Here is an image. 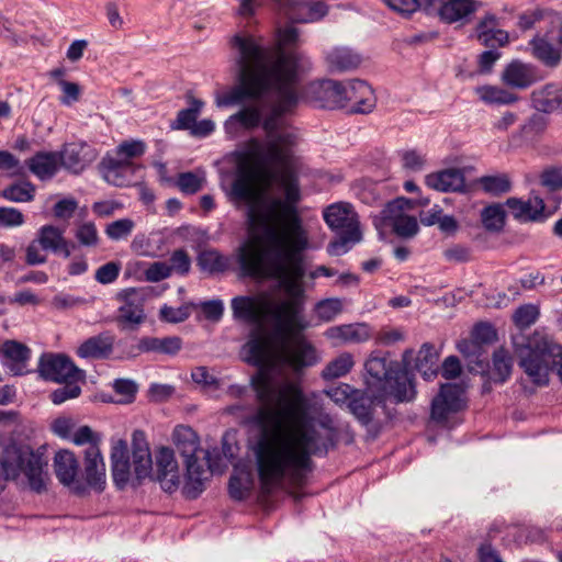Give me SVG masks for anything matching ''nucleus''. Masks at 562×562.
I'll list each match as a JSON object with an SVG mask.
<instances>
[{
    "label": "nucleus",
    "instance_id": "f257e3e1",
    "mask_svg": "<svg viewBox=\"0 0 562 562\" xmlns=\"http://www.w3.org/2000/svg\"><path fill=\"white\" fill-rule=\"evenodd\" d=\"M297 40L299 31L294 26L279 31V48L274 50L262 47L250 36L233 38V45L239 52V86L217 92L216 105H235L246 97L263 98L271 103V113L263 122L267 140L263 144L252 142L247 154L249 165L240 169L232 186V194L239 201L263 199L269 196L270 189L282 192L289 200H301V162L293 151L296 136L284 126L282 119L299 103L295 80L302 56L284 50Z\"/></svg>",
    "mask_w": 562,
    "mask_h": 562
},
{
    "label": "nucleus",
    "instance_id": "f03ea898",
    "mask_svg": "<svg viewBox=\"0 0 562 562\" xmlns=\"http://www.w3.org/2000/svg\"><path fill=\"white\" fill-rule=\"evenodd\" d=\"M248 204L249 236L238 249V262L244 276L257 280H278L286 297L272 310L273 327L270 361L255 364L274 379L279 363L299 372L319 361L316 348L302 335L311 327L305 316L304 252L310 236L288 198L265 196Z\"/></svg>",
    "mask_w": 562,
    "mask_h": 562
},
{
    "label": "nucleus",
    "instance_id": "7ed1b4c3",
    "mask_svg": "<svg viewBox=\"0 0 562 562\" xmlns=\"http://www.w3.org/2000/svg\"><path fill=\"white\" fill-rule=\"evenodd\" d=\"M258 405H228L223 414L241 426L257 429L248 439L261 487L266 493L281 486L284 479L294 483L311 468V456L319 449L317 424L321 409L300 383L274 379L267 370L250 378Z\"/></svg>",
    "mask_w": 562,
    "mask_h": 562
},
{
    "label": "nucleus",
    "instance_id": "20e7f679",
    "mask_svg": "<svg viewBox=\"0 0 562 562\" xmlns=\"http://www.w3.org/2000/svg\"><path fill=\"white\" fill-rule=\"evenodd\" d=\"M234 319L252 325L249 341L244 346V359L251 364L267 363L272 359L271 333L263 322L269 311V303L262 295H239L231 301ZM273 310V307L271 308Z\"/></svg>",
    "mask_w": 562,
    "mask_h": 562
},
{
    "label": "nucleus",
    "instance_id": "39448f33",
    "mask_svg": "<svg viewBox=\"0 0 562 562\" xmlns=\"http://www.w3.org/2000/svg\"><path fill=\"white\" fill-rule=\"evenodd\" d=\"M153 459L144 431L136 429L132 434V462L128 456L127 442L119 439L113 442L111 450V470L113 482L123 490L128 483L133 486L149 477L153 473Z\"/></svg>",
    "mask_w": 562,
    "mask_h": 562
},
{
    "label": "nucleus",
    "instance_id": "423d86ee",
    "mask_svg": "<svg viewBox=\"0 0 562 562\" xmlns=\"http://www.w3.org/2000/svg\"><path fill=\"white\" fill-rule=\"evenodd\" d=\"M367 387L376 398L393 397L396 402H408L415 397L416 391L406 370H402L396 361L372 353L364 364Z\"/></svg>",
    "mask_w": 562,
    "mask_h": 562
},
{
    "label": "nucleus",
    "instance_id": "0eeeda50",
    "mask_svg": "<svg viewBox=\"0 0 562 562\" xmlns=\"http://www.w3.org/2000/svg\"><path fill=\"white\" fill-rule=\"evenodd\" d=\"M518 366L527 379L537 386L549 382L550 371L557 370L562 382V347L546 338H527L524 344H515Z\"/></svg>",
    "mask_w": 562,
    "mask_h": 562
},
{
    "label": "nucleus",
    "instance_id": "6e6552de",
    "mask_svg": "<svg viewBox=\"0 0 562 562\" xmlns=\"http://www.w3.org/2000/svg\"><path fill=\"white\" fill-rule=\"evenodd\" d=\"M178 452L183 457L187 468L183 493L189 498H195L202 492L210 473L221 470L213 463L212 453L200 449L196 434L188 426H178Z\"/></svg>",
    "mask_w": 562,
    "mask_h": 562
},
{
    "label": "nucleus",
    "instance_id": "1a4fd4ad",
    "mask_svg": "<svg viewBox=\"0 0 562 562\" xmlns=\"http://www.w3.org/2000/svg\"><path fill=\"white\" fill-rule=\"evenodd\" d=\"M323 215L326 224L338 235L327 247L330 256H341L350 249V245L361 240L359 217L349 203L331 204L325 209Z\"/></svg>",
    "mask_w": 562,
    "mask_h": 562
},
{
    "label": "nucleus",
    "instance_id": "9d476101",
    "mask_svg": "<svg viewBox=\"0 0 562 562\" xmlns=\"http://www.w3.org/2000/svg\"><path fill=\"white\" fill-rule=\"evenodd\" d=\"M21 473L25 475L33 491L40 493L45 488L42 459L32 451H20L13 462L0 459V480L15 479Z\"/></svg>",
    "mask_w": 562,
    "mask_h": 562
},
{
    "label": "nucleus",
    "instance_id": "9b49d317",
    "mask_svg": "<svg viewBox=\"0 0 562 562\" xmlns=\"http://www.w3.org/2000/svg\"><path fill=\"white\" fill-rule=\"evenodd\" d=\"M146 150V145L139 139H130L121 143L115 149V156L108 155L101 161L104 179L114 184L123 186L121 173L131 170V159L140 157Z\"/></svg>",
    "mask_w": 562,
    "mask_h": 562
},
{
    "label": "nucleus",
    "instance_id": "f8f14e48",
    "mask_svg": "<svg viewBox=\"0 0 562 562\" xmlns=\"http://www.w3.org/2000/svg\"><path fill=\"white\" fill-rule=\"evenodd\" d=\"M45 380L54 382H78L85 380L86 373L64 355H48L42 357L38 367Z\"/></svg>",
    "mask_w": 562,
    "mask_h": 562
},
{
    "label": "nucleus",
    "instance_id": "ddd939ff",
    "mask_svg": "<svg viewBox=\"0 0 562 562\" xmlns=\"http://www.w3.org/2000/svg\"><path fill=\"white\" fill-rule=\"evenodd\" d=\"M345 80L323 79L311 82L306 88V98L318 106L329 110L345 109Z\"/></svg>",
    "mask_w": 562,
    "mask_h": 562
},
{
    "label": "nucleus",
    "instance_id": "4468645a",
    "mask_svg": "<svg viewBox=\"0 0 562 562\" xmlns=\"http://www.w3.org/2000/svg\"><path fill=\"white\" fill-rule=\"evenodd\" d=\"M345 108L351 113L368 114L376 105V97L372 87L364 80H345Z\"/></svg>",
    "mask_w": 562,
    "mask_h": 562
},
{
    "label": "nucleus",
    "instance_id": "2eb2a0df",
    "mask_svg": "<svg viewBox=\"0 0 562 562\" xmlns=\"http://www.w3.org/2000/svg\"><path fill=\"white\" fill-rule=\"evenodd\" d=\"M463 387L456 383L443 384L439 394L431 403V418L437 423H445L453 413L461 411L465 401Z\"/></svg>",
    "mask_w": 562,
    "mask_h": 562
},
{
    "label": "nucleus",
    "instance_id": "dca6fc26",
    "mask_svg": "<svg viewBox=\"0 0 562 562\" xmlns=\"http://www.w3.org/2000/svg\"><path fill=\"white\" fill-rule=\"evenodd\" d=\"M58 153L61 167L75 175L83 171L99 156L93 146L83 142L66 144Z\"/></svg>",
    "mask_w": 562,
    "mask_h": 562
},
{
    "label": "nucleus",
    "instance_id": "f3484780",
    "mask_svg": "<svg viewBox=\"0 0 562 562\" xmlns=\"http://www.w3.org/2000/svg\"><path fill=\"white\" fill-rule=\"evenodd\" d=\"M277 9L292 22L308 23L322 19L327 7L323 2H301L297 0H273Z\"/></svg>",
    "mask_w": 562,
    "mask_h": 562
},
{
    "label": "nucleus",
    "instance_id": "a211bd4d",
    "mask_svg": "<svg viewBox=\"0 0 562 562\" xmlns=\"http://www.w3.org/2000/svg\"><path fill=\"white\" fill-rule=\"evenodd\" d=\"M54 469L58 481L71 488L77 494L85 491L83 485L78 479L79 463L74 454L69 450H60L55 454Z\"/></svg>",
    "mask_w": 562,
    "mask_h": 562
},
{
    "label": "nucleus",
    "instance_id": "6ab92c4d",
    "mask_svg": "<svg viewBox=\"0 0 562 562\" xmlns=\"http://www.w3.org/2000/svg\"><path fill=\"white\" fill-rule=\"evenodd\" d=\"M415 207V202L401 196L389 202L379 215L374 216L373 224L380 236L383 238L384 231L392 227L396 222L406 217Z\"/></svg>",
    "mask_w": 562,
    "mask_h": 562
},
{
    "label": "nucleus",
    "instance_id": "aec40b11",
    "mask_svg": "<svg viewBox=\"0 0 562 562\" xmlns=\"http://www.w3.org/2000/svg\"><path fill=\"white\" fill-rule=\"evenodd\" d=\"M506 205L513 216L520 221H539L553 213V211H547L544 201L536 193H532L528 201L510 198L506 201Z\"/></svg>",
    "mask_w": 562,
    "mask_h": 562
},
{
    "label": "nucleus",
    "instance_id": "412c9836",
    "mask_svg": "<svg viewBox=\"0 0 562 562\" xmlns=\"http://www.w3.org/2000/svg\"><path fill=\"white\" fill-rule=\"evenodd\" d=\"M156 480L161 488L172 494L176 491V461L171 448L160 446L155 451Z\"/></svg>",
    "mask_w": 562,
    "mask_h": 562
},
{
    "label": "nucleus",
    "instance_id": "4be33fe9",
    "mask_svg": "<svg viewBox=\"0 0 562 562\" xmlns=\"http://www.w3.org/2000/svg\"><path fill=\"white\" fill-rule=\"evenodd\" d=\"M41 248L56 255L69 258L75 244L65 237V229L54 225L42 226L36 234Z\"/></svg>",
    "mask_w": 562,
    "mask_h": 562
},
{
    "label": "nucleus",
    "instance_id": "5701e85b",
    "mask_svg": "<svg viewBox=\"0 0 562 562\" xmlns=\"http://www.w3.org/2000/svg\"><path fill=\"white\" fill-rule=\"evenodd\" d=\"M327 69L330 72H347L362 64V56L349 46H335L324 53Z\"/></svg>",
    "mask_w": 562,
    "mask_h": 562
},
{
    "label": "nucleus",
    "instance_id": "b1692460",
    "mask_svg": "<svg viewBox=\"0 0 562 562\" xmlns=\"http://www.w3.org/2000/svg\"><path fill=\"white\" fill-rule=\"evenodd\" d=\"M324 335L335 346L361 344L371 337L369 326L362 323L331 326L326 329Z\"/></svg>",
    "mask_w": 562,
    "mask_h": 562
},
{
    "label": "nucleus",
    "instance_id": "393cba45",
    "mask_svg": "<svg viewBox=\"0 0 562 562\" xmlns=\"http://www.w3.org/2000/svg\"><path fill=\"white\" fill-rule=\"evenodd\" d=\"M501 78L506 86L520 90L527 89L538 80L535 67L520 60L509 63Z\"/></svg>",
    "mask_w": 562,
    "mask_h": 562
},
{
    "label": "nucleus",
    "instance_id": "a878e982",
    "mask_svg": "<svg viewBox=\"0 0 562 562\" xmlns=\"http://www.w3.org/2000/svg\"><path fill=\"white\" fill-rule=\"evenodd\" d=\"M85 475L89 486L102 491L105 485V463L99 446H88L85 451Z\"/></svg>",
    "mask_w": 562,
    "mask_h": 562
},
{
    "label": "nucleus",
    "instance_id": "bb28decb",
    "mask_svg": "<svg viewBox=\"0 0 562 562\" xmlns=\"http://www.w3.org/2000/svg\"><path fill=\"white\" fill-rule=\"evenodd\" d=\"M535 56L547 66L554 67L560 63L562 50V30L551 33V41L537 37L531 42Z\"/></svg>",
    "mask_w": 562,
    "mask_h": 562
},
{
    "label": "nucleus",
    "instance_id": "cd10ccee",
    "mask_svg": "<svg viewBox=\"0 0 562 562\" xmlns=\"http://www.w3.org/2000/svg\"><path fill=\"white\" fill-rule=\"evenodd\" d=\"M533 106L544 113L562 112V85L548 83L531 93Z\"/></svg>",
    "mask_w": 562,
    "mask_h": 562
},
{
    "label": "nucleus",
    "instance_id": "c85d7f7f",
    "mask_svg": "<svg viewBox=\"0 0 562 562\" xmlns=\"http://www.w3.org/2000/svg\"><path fill=\"white\" fill-rule=\"evenodd\" d=\"M475 36L487 47L504 46L508 42V33L499 29L495 15L486 14L476 25Z\"/></svg>",
    "mask_w": 562,
    "mask_h": 562
},
{
    "label": "nucleus",
    "instance_id": "c756f323",
    "mask_svg": "<svg viewBox=\"0 0 562 562\" xmlns=\"http://www.w3.org/2000/svg\"><path fill=\"white\" fill-rule=\"evenodd\" d=\"M26 164L30 171L42 181L52 179L61 167L58 151H38Z\"/></svg>",
    "mask_w": 562,
    "mask_h": 562
},
{
    "label": "nucleus",
    "instance_id": "7c9ffc66",
    "mask_svg": "<svg viewBox=\"0 0 562 562\" xmlns=\"http://www.w3.org/2000/svg\"><path fill=\"white\" fill-rule=\"evenodd\" d=\"M386 397L376 398L368 389L366 392H357L348 403L352 415L363 425H369L373 419L374 404L382 403Z\"/></svg>",
    "mask_w": 562,
    "mask_h": 562
},
{
    "label": "nucleus",
    "instance_id": "2f4dec72",
    "mask_svg": "<svg viewBox=\"0 0 562 562\" xmlns=\"http://www.w3.org/2000/svg\"><path fill=\"white\" fill-rule=\"evenodd\" d=\"M425 183L441 192L460 191L464 187V177L459 169L451 168L426 176Z\"/></svg>",
    "mask_w": 562,
    "mask_h": 562
},
{
    "label": "nucleus",
    "instance_id": "473e14b6",
    "mask_svg": "<svg viewBox=\"0 0 562 562\" xmlns=\"http://www.w3.org/2000/svg\"><path fill=\"white\" fill-rule=\"evenodd\" d=\"M113 337L108 334L93 336L85 340L77 349L82 359H103L113 350Z\"/></svg>",
    "mask_w": 562,
    "mask_h": 562
},
{
    "label": "nucleus",
    "instance_id": "72a5a7b5",
    "mask_svg": "<svg viewBox=\"0 0 562 562\" xmlns=\"http://www.w3.org/2000/svg\"><path fill=\"white\" fill-rule=\"evenodd\" d=\"M477 7L476 0H447L440 5L439 15L446 23H454L473 14Z\"/></svg>",
    "mask_w": 562,
    "mask_h": 562
},
{
    "label": "nucleus",
    "instance_id": "f704fd0d",
    "mask_svg": "<svg viewBox=\"0 0 562 562\" xmlns=\"http://www.w3.org/2000/svg\"><path fill=\"white\" fill-rule=\"evenodd\" d=\"M144 294L142 291L131 289L126 293V302L120 307L119 318L128 325H138L143 322L145 314L142 304Z\"/></svg>",
    "mask_w": 562,
    "mask_h": 562
},
{
    "label": "nucleus",
    "instance_id": "c9c22d12",
    "mask_svg": "<svg viewBox=\"0 0 562 562\" xmlns=\"http://www.w3.org/2000/svg\"><path fill=\"white\" fill-rule=\"evenodd\" d=\"M438 359L439 355L435 346L425 342L416 356L415 369L425 380L429 381L438 373Z\"/></svg>",
    "mask_w": 562,
    "mask_h": 562
},
{
    "label": "nucleus",
    "instance_id": "e433bc0d",
    "mask_svg": "<svg viewBox=\"0 0 562 562\" xmlns=\"http://www.w3.org/2000/svg\"><path fill=\"white\" fill-rule=\"evenodd\" d=\"M2 353L7 364L16 375L24 373L25 363L30 358V349L14 340L5 341L2 346Z\"/></svg>",
    "mask_w": 562,
    "mask_h": 562
},
{
    "label": "nucleus",
    "instance_id": "4c0bfd02",
    "mask_svg": "<svg viewBox=\"0 0 562 562\" xmlns=\"http://www.w3.org/2000/svg\"><path fill=\"white\" fill-rule=\"evenodd\" d=\"M479 99L491 105H510L519 100L516 93L497 86H481L475 88Z\"/></svg>",
    "mask_w": 562,
    "mask_h": 562
},
{
    "label": "nucleus",
    "instance_id": "58836bf2",
    "mask_svg": "<svg viewBox=\"0 0 562 562\" xmlns=\"http://www.w3.org/2000/svg\"><path fill=\"white\" fill-rule=\"evenodd\" d=\"M252 484L254 480L250 471L246 468L235 467L228 483L231 497L236 501L245 499L249 495Z\"/></svg>",
    "mask_w": 562,
    "mask_h": 562
},
{
    "label": "nucleus",
    "instance_id": "ea45409f",
    "mask_svg": "<svg viewBox=\"0 0 562 562\" xmlns=\"http://www.w3.org/2000/svg\"><path fill=\"white\" fill-rule=\"evenodd\" d=\"M353 366V356L350 352H341L324 367L321 376L325 381L336 380L347 375Z\"/></svg>",
    "mask_w": 562,
    "mask_h": 562
},
{
    "label": "nucleus",
    "instance_id": "a19ab883",
    "mask_svg": "<svg viewBox=\"0 0 562 562\" xmlns=\"http://www.w3.org/2000/svg\"><path fill=\"white\" fill-rule=\"evenodd\" d=\"M136 350L138 353H172L176 350V339L171 337H143L138 340L136 345Z\"/></svg>",
    "mask_w": 562,
    "mask_h": 562
},
{
    "label": "nucleus",
    "instance_id": "79ce46f5",
    "mask_svg": "<svg viewBox=\"0 0 562 562\" xmlns=\"http://www.w3.org/2000/svg\"><path fill=\"white\" fill-rule=\"evenodd\" d=\"M513 368V359L509 352L504 348H498L493 353V369L492 376L494 381L505 382Z\"/></svg>",
    "mask_w": 562,
    "mask_h": 562
},
{
    "label": "nucleus",
    "instance_id": "37998d69",
    "mask_svg": "<svg viewBox=\"0 0 562 562\" xmlns=\"http://www.w3.org/2000/svg\"><path fill=\"white\" fill-rule=\"evenodd\" d=\"M344 310V302L339 297L324 299L314 306V313L319 322L329 323L334 321Z\"/></svg>",
    "mask_w": 562,
    "mask_h": 562
},
{
    "label": "nucleus",
    "instance_id": "c03bdc74",
    "mask_svg": "<svg viewBox=\"0 0 562 562\" xmlns=\"http://www.w3.org/2000/svg\"><path fill=\"white\" fill-rule=\"evenodd\" d=\"M481 188L492 195H501L510 191L512 181L506 173L484 176L479 179Z\"/></svg>",
    "mask_w": 562,
    "mask_h": 562
},
{
    "label": "nucleus",
    "instance_id": "a18cd8bd",
    "mask_svg": "<svg viewBox=\"0 0 562 562\" xmlns=\"http://www.w3.org/2000/svg\"><path fill=\"white\" fill-rule=\"evenodd\" d=\"M189 106L178 112V130H189L196 122V119L204 103L193 98L192 94L187 95Z\"/></svg>",
    "mask_w": 562,
    "mask_h": 562
},
{
    "label": "nucleus",
    "instance_id": "49530a36",
    "mask_svg": "<svg viewBox=\"0 0 562 562\" xmlns=\"http://www.w3.org/2000/svg\"><path fill=\"white\" fill-rule=\"evenodd\" d=\"M390 9L401 13L411 14L417 10H427L439 0H382Z\"/></svg>",
    "mask_w": 562,
    "mask_h": 562
},
{
    "label": "nucleus",
    "instance_id": "de8ad7c7",
    "mask_svg": "<svg viewBox=\"0 0 562 562\" xmlns=\"http://www.w3.org/2000/svg\"><path fill=\"white\" fill-rule=\"evenodd\" d=\"M199 266L210 272L224 271L228 266L226 257L216 250L202 251L198 257Z\"/></svg>",
    "mask_w": 562,
    "mask_h": 562
},
{
    "label": "nucleus",
    "instance_id": "09e8293b",
    "mask_svg": "<svg viewBox=\"0 0 562 562\" xmlns=\"http://www.w3.org/2000/svg\"><path fill=\"white\" fill-rule=\"evenodd\" d=\"M260 113L255 108H247L232 115L225 123V127L231 132L232 127L238 123L245 128H251L259 124Z\"/></svg>",
    "mask_w": 562,
    "mask_h": 562
},
{
    "label": "nucleus",
    "instance_id": "8fccbe9b",
    "mask_svg": "<svg viewBox=\"0 0 562 562\" xmlns=\"http://www.w3.org/2000/svg\"><path fill=\"white\" fill-rule=\"evenodd\" d=\"M35 193V187L27 181L12 184L3 190V196L13 202L32 201Z\"/></svg>",
    "mask_w": 562,
    "mask_h": 562
},
{
    "label": "nucleus",
    "instance_id": "3c124183",
    "mask_svg": "<svg viewBox=\"0 0 562 562\" xmlns=\"http://www.w3.org/2000/svg\"><path fill=\"white\" fill-rule=\"evenodd\" d=\"M75 237L83 247H95L99 244L98 229L92 222H85L77 226Z\"/></svg>",
    "mask_w": 562,
    "mask_h": 562
},
{
    "label": "nucleus",
    "instance_id": "603ef678",
    "mask_svg": "<svg viewBox=\"0 0 562 562\" xmlns=\"http://www.w3.org/2000/svg\"><path fill=\"white\" fill-rule=\"evenodd\" d=\"M112 387L114 392L120 396L116 401L121 404H130L135 400L138 386L135 381L131 379H116L114 380Z\"/></svg>",
    "mask_w": 562,
    "mask_h": 562
},
{
    "label": "nucleus",
    "instance_id": "864d4df0",
    "mask_svg": "<svg viewBox=\"0 0 562 562\" xmlns=\"http://www.w3.org/2000/svg\"><path fill=\"white\" fill-rule=\"evenodd\" d=\"M482 223L488 231H499L504 225V211L499 205H490L482 211Z\"/></svg>",
    "mask_w": 562,
    "mask_h": 562
},
{
    "label": "nucleus",
    "instance_id": "5fc2aeb1",
    "mask_svg": "<svg viewBox=\"0 0 562 562\" xmlns=\"http://www.w3.org/2000/svg\"><path fill=\"white\" fill-rule=\"evenodd\" d=\"M457 348L468 360L469 364L475 363L479 368H484L483 361L481 360L482 347L474 339H463L458 342Z\"/></svg>",
    "mask_w": 562,
    "mask_h": 562
},
{
    "label": "nucleus",
    "instance_id": "6e6d98bb",
    "mask_svg": "<svg viewBox=\"0 0 562 562\" xmlns=\"http://www.w3.org/2000/svg\"><path fill=\"white\" fill-rule=\"evenodd\" d=\"M392 232L405 239L413 238L419 232V225L416 216L409 214L401 221L396 222L394 226L391 227Z\"/></svg>",
    "mask_w": 562,
    "mask_h": 562
},
{
    "label": "nucleus",
    "instance_id": "4d7b16f0",
    "mask_svg": "<svg viewBox=\"0 0 562 562\" xmlns=\"http://www.w3.org/2000/svg\"><path fill=\"white\" fill-rule=\"evenodd\" d=\"M205 179L203 175L183 172L178 175V188L187 193L193 194L203 188Z\"/></svg>",
    "mask_w": 562,
    "mask_h": 562
},
{
    "label": "nucleus",
    "instance_id": "13d9d810",
    "mask_svg": "<svg viewBox=\"0 0 562 562\" xmlns=\"http://www.w3.org/2000/svg\"><path fill=\"white\" fill-rule=\"evenodd\" d=\"M134 222L130 218H121L110 223L105 228L106 236L112 240L124 239L132 233Z\"/></svg>",
    "mask_w": 562,
    "mask_h": 562
},
{
    "label": "nucleus",
    "instance_id": "bf43d9fd",
    "mask_svg": "<svg viewBox=\"0 0 562 562\" xmlns=\"http://www.w3.org/2000/svg\"><path fill=\"white\" fill-rule=\"evenodd\" d=\"M540 184L550 192L562 190V168L550 167L540 173Z\"/></svg>",
    "mask_w": 562,
    "mask_h": 562
},
{
    "label": "nucleus",
    "instance_id": "052dcab7",
    "mask_svg": "<svg viewBox=\"0 0 562 562\" xmlns=\"http://www.w3.org/2000/svg\"><path fill=\"white\" fill-rule=\"evenodd\" d=\"M538 316V307L532 304H526L516 310L514 321L518 327L527 328L537 321Z\"/></svg>",
    "mask_w": 562,
    "mask_h": 562
},
{
    "label": "nucleus",
    "instance_id": "680f3d73",
    "mask_svg": "<svg viewBox=\"0 0 562 562\" xmlns=\"http://www.w3.org/2000/svg\"><path fill=\"white\" fill-rule=\"evenodd\" d=\"M120 270V263L110 261L97 269L94 279L101 284H111L119 278Z\"/></svg>",
    "mask_w": 562,
    "mask_h": 562
},
{
    "label": "nucleus",
    "instance_id": "e2e57ef3",
    "mask_svg": "<svg viewBox=\"0 0 562 562\" xmlns=\"http://www.w3.org/2000/svg\"><path fill=\"white\" fill-rule=\"evenodd\" d=\"M57 83L63 92L59 98L61 104L69 106L79 100L81 93L79 85L65 79H59Z\"/></svg>",
    "mask_w": 562,
    "mask_h": 562
},
{
    "label": "nucleus",
    "instance_id": "0e129e2a",
    "mask_svg": "<svg viewBox=\"0 0 562 562\" xmlns=\"http://www.w3.org/2000/svg\"><path fill=\"white\" fill-rule=\"evenodd\" d=\"M0 170L5 171L9 176H21L23 166L20 160L7 150H0Z\"/></svg>",
    "mask_w": 562,
    "mask_h": 562
},
{
    "label": "nucleus",
    "instance_id": "69168bd1",
    "mask_svg": "<svg viewBox=\"0 0 562 562\" xmlns=\"http://www.w3.org/2000/svg\"><path fill=\"white\" fill-rule=\"evenodd\" d=\"M425 165V156L417 150H406L402 154V166L407 171H420L424 169Z\"/></svg>",
    "mask_w": 562,
    "mask_h": 562
},
{
    "label": "nucleus",
    "instance_id": "338daca9",
    "mask_svg": "<svg viewBox=\"0 0 562 562\" xmlns=\"http://www.w3.org/2000/svg\"><path fill=\"white\" fill-rule=\"evenodd\" d=\"M65 385L55 390L50 394V400L54 404L59 405L66 402L67 400L75 398L79 396L81 389L75 384L76 382H64Z\"/></svg>",
    "mask_w": 562,
    "mask_h": 562
},
{
    "label": "nucleus",
    "instance_id": "774afa93",
    "mask_svg": "<svg viewBox=\"0 0 562 562\" xmlns=\"http://www.w3.org/2000/svg\"><path fill=\"white\" fill-rule=\"evenodd\" d=\"M70 441L77 446H99L100 436L95 434L89 426H81L78 429L74 430Z\"/></svg>",
    "mask_w": 562,
    "mask_h": 562
}]
</instances>
